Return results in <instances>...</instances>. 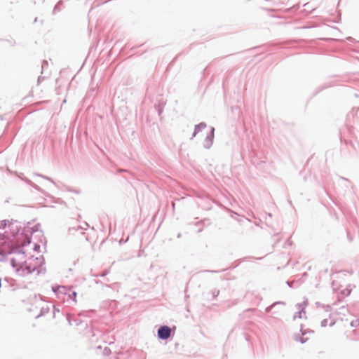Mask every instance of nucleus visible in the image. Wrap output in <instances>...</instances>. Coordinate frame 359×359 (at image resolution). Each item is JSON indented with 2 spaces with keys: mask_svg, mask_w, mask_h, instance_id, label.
<instances>
[{
  "mask_svg": "<svg viewBox=\"0 0 359 359\" xmlns=\"http://www.w3.org/2000/svg\"><path fill=\"white\" fill-rule=\"evenodd\" d=\"M171 330L168 326H162L158 330V336L162 339H167L170 337Z\"/></svg>",
  "mask_w": 359,
  "mask_h": 359,
  "instance_id": "obj_3",
  "label": "nucleus"
},
{
  "mask_svg": "<svg viewBox=\"0 0 359 359\" xmlns=\"http://www.w3.org/2000/svg\"><path fill=\"white\" fill-rule=\"evenodd\" d=\"M205 128V125H201V126H198L197 128H196V130H198L200 128Z\"/></svg>",
  "mask_w": 359,
  "mask_h": 359,
  "instance_id": "obj_5",
  "label": "nucleus"
},
{
  "mask_svg": "<svg viewBox=\"0 0 359 359\" xmlns=\"http://www.w3.org/2000/svg\"><path fill=\"white\" fill-rule=\"evenodd\" d=\"M25 259L24 253H17L11 259V264L13 267H15L17 270L25 268L27 270V273H31L34 270V267L31 268L29 266H27V262L23 261Z\"/></svg>",
  "mask_w": 359,
  "mask_h": 359,
  "instance_id": "obj_1",
  "label": "nucleus"
},
{
  "mask_svg": "<svg viewBox=\"0 0 359 359\" xmlns=\"http://www.w3.org/2000/svg\"><path fill=\"white\" fill-rule=\"evenodd\" d=\"M10 227L11 228V230L13 231V236H15V234L14 231H18V229L17 226H14L13 224L11 225Z\"/></svg>",
  "mask_w": 359,
  "mask_h": 359,
  "instance_id": "obj_4",
  "label": "nucleus"
},
{
  "mask_svg": "<svg viewBox=\"0 0 359 359\" xmlns=\"http://www.w3.org/2000/svg\"><path fill=\"white\" fill-rule=\"evenodd\" d=\"M30 243V238L23 233L16 235L15 245L16 248L24 247Z\"/></svg>",
  "mask_w": 359,
  "mask_h": 359,
  "instance_id": "obj_2",
  "label": "nucleus"
},
{
  "mask_svg": "<svg viewBox=\"0 0 359 359\" xmlns=\"http://www.w3.org/2000/svg\"><path fill=\"white\" fill-rule=\"evenodd\" d=\"M355 325H359V318L354 321Z\"/></svg>",
  "mask_w": 359,
  "mask_h": 359,
  "instance_id": "obj_6",
  "label": "nucleus"
}]
</instances>
